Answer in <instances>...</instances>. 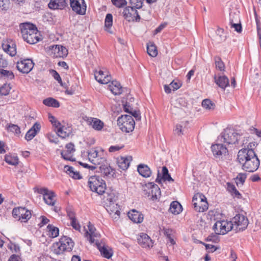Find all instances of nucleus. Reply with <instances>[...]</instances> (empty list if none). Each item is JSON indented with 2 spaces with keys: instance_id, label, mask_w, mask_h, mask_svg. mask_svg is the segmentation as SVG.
Wrapping results in <instances>:
<instances>
[{
  "instance_id": "obj_1",
  "label": "nucleus",
  "mask_w": 261,
  "mask_h": 261,
  "mask_svg": "<svg viewBox=\"0 0 261 261\" xmlns=\"http://www.w3.org/2000/svg\"><path fill=\"white\" fill-rule=\"evenodd\" d=\"M237 159L240 164L242 165V169L249 172L255 171L259 167L260 161L256 155L255 151L252 150L245 152L239 151Z\"/></svg>"
},
{
  "instance_id": "obj_11",
  "label": "nucleus",
  "mask_w": 261,
  "mask_h": 261,
  "mask_svg": "<svg viewBox=\"0 0 261 261\" xmlns=\"http://www.w3.org/2000/svg\"><path fill=\"white\" fill-rule=\"evenodd\" d=\"M231 223L233 224V229L238 232L244 230L247 228L248 220L244 215L237 214L232 218Z\"/></svg>"
},
{
  "instance_id": "obj_2",
  "label": "nucleus",
  "mask_w": 261,
  "mask_h": 261,
  "mask_svg": "<svg viewBox=\"0 0 261 261\" xmlns=\"http://www.w3.org/2000/svg\"><path fill=\"white\" fill-rule=\"evenodd\" d=\"M19 28L23 39L28 43L35 44L40 40V33L33 24L22 23L19 25Z\"/></svg>"
},
{
  "instance_id": "obj_64",
  "label": "nucleus",
  "mask_w": 261,
  "mask_h": 261,
  "mask_svg": "<svg viewBox=\"0 0 261 261\" xmlns=\"http://www.w3.org/2000/svg\"><path fill=\"white\" fill-rule=\"evenodd\" d=\"M8 65L7 61L0 55V68H5Z\"/></svg>"
},
{
  "instance_id": "obj_30",
  "label": "nucleus",
  "mask_w": 261,
  "mask_h": 261,
  "mask_svg": "<svg viewBox=\"0 0 261 261\" xmlns=\"http://www.w3.org/2000/svg\"><path fill=\"white\" fill-rule=\"evenodd\" d=\"M137 11L132 7H126L123 11V15L124 18L128 21H133V15L137 13Z\"/></svg>"
},
{
  "instance_id": "obj_13",
  "label": "nucleus",
  "mask_w": 261,
  "mask_h": 261,
  "mask_svg": "<svg viewBox=\"0 0 261 261\" xmlns=\"http://www.w3.org/2000/svg\"><path fill=\"white\" fill-rule=\"evenodd\" d=\"M12 215L15 218H18L21 222H26L31 217V213L25 207H18L13 208Z\"/></svg>"
},
{
  "instance_id": "obj_38",
  "label": "nucleus",
  "mask_w": 261,
  "mask_h": 261,
  "mask_svg": "<svg viewBox=\"0 0 261 261\" xmlns=\"http://www.w3.org/2000/svg\"><path fill=\"white\" fill-rule=\"evenodd\" d=\"M147 51L148 54L152 57H155L158 55V50L156 47L152 42H149L147 44Z\"/></svg>"
},
{
  "instance_id": "obj_45",
  "label": "nucleus",
  "mask_w": 261,
  "mask_h": 261,
  "mask_svg": "<svg viewBox=\"0 0 261 261\" xmlns=\"http://www.w3.org/2000/svg\"><path fill=\"white\" fill-rule=\"evenodd\" d=\"M257 144L255 142H250L247 145V146L246 148H243L242 149H240L239 151H243L245 152L246 153L248 151L252 150V151H254V148H255L257 146Z\"/></svg>"
},
{
  "instance_id": "obj_53",
  "label": "nucleus",
  "mask_w": 261,
  "mask_h": 261,
  "mask_svg": "<svg viewBox=\"0 0 261 261\" xmlns=\"http://www.w3.org/2000/svg\"><path fill=\"white\" fill-rule=\"evenodd\" d=\"M113 4L116 7L120 8L126 4L125 0H111Z\"/></svg>"
},
{
  "instance_id": "obj_25",
  "label": "nucleus",
  "mask_w": 261,
  "mask_h": 261,
  "mask_svg": "<svg viewBox=\"0 0 261 261\" xmlns=\"http://www.w3.org/2000/svg\"><path fill=\"white\" fill-rule=\"evenodd\" d=\"M41 128L39 123L36 122L33 126L27 132L25 135V139L28 141L31 140L40 131Z\"/></svg>"
},
{
  "instance_id": "obj_62",
  "label": "nucleus",
  "mask_w": 261,
  "mask_h": 261,
  "mask_svg": "<svg viewBox=\"0 0 261 261\" xmlns=\"http://www.w3.org/2000/svg\"><path fill=\"white\" fill-rule=\"evenodd\" d=\"M66 148L67 149L66 151L70 152L73 153L75 151L74 145L72 143H69L66 144Z\"/></svg>"
},
{
  "instance_id": "obj_46",
  "label": "nucleus",
  "mask_w": 261,
  "mask_h": 261,
  "mask_svg": "<svg viewBox=\"0 0 261 261\" xmlns=\"http://www.w3.org/2000/svg\"><path fill=\"white\" fill-rule=\"evenodd\" d=\"M215 61L216 68L220 71H224L225 65L221 59L219 57H215Z\"/></svg>"
},
{
  "instance_id": "obj_27",
  "label": "nucleus",
  "mask_w": 261,
  "mask_h": 261,
  "mask_svg": "<svg viewBox=\"0 0 261 261\" xmlns=\"http://www.w3.org/2000/svg\"><path fill=\"white\" fill-rule=\"evenodd\" d=\"M98 166H99L100 172L104 175V176L107 177L113 176L114 174V170L107 164V162L101 164V165H98Z\"/></svg>"
},
{
  "instance_id": "obj_37",
  "label": "nucleus",
  "mask_w": 261,
  "mask_h": 261,
  "mask_svg": "<svg viewBox=\"0 0 261 261\" xmlns=\"http://www.w3.org/2000/svg\"><path fill=\"white\" fill-rule=\"evenodd\" d=\"M169 211L173 214H178L181 211V205L177 201H173L170 204Z\"/></svg>"
},
{
  "instance_id": "obj_52",
  "label": "nucleus",
  "mask_w": 261,
  "mask_h": 261,
  "mask_svg": "<svg viewBox=\"0 0 261 261\" xmlns=\"http://www.w3.org/2000/svg\"><path fill=\"white\" fill-rule=\"evenodd\" d=\"M72 153L65 151H62L61 152V155L62 158L68 161H72V155H71Z\"/></svg>"
},
{
  "instance_id": "obj_8",
  "label": "nucleus",
  "mask_w": 261,
  "mask_h": 261,
  "mask_svg": "<svg viewBox=\"0 0 261 261\" xmlns=\"http://www.w3.org/2000/svg\"><path fill=\"white\" fill-rule=\"evenodd\" d=\"M238 132L231 128H226L221 133L218 140L228 144H236L238 141Z\"/></svg>"
},
{
  "instance_id": "obj_58",
  "label": "nucleus",
  "mask_w": 261,
  "mask_h": 261,
  "mask_svg": "<svg viewBox=\"0 0 261 261\" xmlns=\"http://www.w3.org/2000/svg\"><path fill=\"white\" fill-rule=\"evenodd\" d=\"M242 145L241 147H244V148H246L247 145L249 143V137L245 134L244 136H242Z\"/></svg>"
},
{
  "instance_id": "obj_42",
  "label": "nucleus",
  "mask_w": 261,
  "mask_h": 261,
  "mask_svg": "<svg viewBox=\"0 0 261 261\" xmlns=\"http://www.w3.org/2000/svg\"><path fill=\"white\" fill-rule=\"evenodd\" d=\"M47 231L48 232V235L50 238H56L59 235V229L51 225H48L47 227Z\"/></svg>"
},
{
  "instance_id": "obj_56",
  "label": "nucleus",
  "mask_w": 261,
  "mask_h": 261,
  "mask_svg": "<svg viewBox=\"0 0 261 261\" xmlns=\"http://www.w3.org/2000/svg\"><path fill=\"white\" fill-rule=\"evenodd\" d=\"M39 219L40 220V222L38 224L40 227H41L44 225L47 224L49 221V219L43 216L40 217Z\"/></svg>"
},
{
  "instance_id": "obj_39",
  "label": "nucleus",
  "mask_w": 261,
  "mask_h": 261,
  "mask_svg": "<svg viewBox=\"0 0 261 261\" xmlns=\"http://www.w3.org/2000/svg\"><path fill=\"white\" fill-rule=\"evenodd\" d=\"M202 107L207 111H213L215 110L216 105L209 99H205L202 101Z\"/></svg>"
},
{
  "instance_id": "obj_19",
  "label": "nucleus",
  "mask_w": 261,
  "mask_h": 261,
  "mask_svg": "<svg viewBox=\"0 0 261 261\" xmlns=\"http://www.w3.org/2000/svg\"><path fill=\"white\" fill-rule=\"evenodd\" d=\"M95 80L99 83L102 84H107L111 82L112 77L108 75L107 71L99 70L98 71H95L94 73Z\"/></svg>"
},
{
  "instance_id": "obj_5",
  "label": "nucleus",
  "mask_w": 261,
  "mask_h": 261,
  "mask_svg": "<svg viewBox=\"0 0 261 261\" xmlns=\"http://www.w3.org/2000/svg\"><path fill=\"white\" fill-rule=\"evenodd\" d=\"M88 186L92 191L99 195L104 193L106 189L105 181L100 177L96 175L92 176L89 178Z\"/></svg>"
},
{
  "instance_id": "obj_15",
  "label": "nucleus",
  "mask_w": 261,
  "mask_h": 261,
  "mask_svg": "<svg viewBox=\"0 0 261 261\" xmlns=\"http://www.w3.org/2000/svg\"><path fill=\"white\" fill-rule=\"evenodd\" d=\"M72 10L80 15H84L86 11V5L84 0H70Z\"/></svg>"
},
{
  "instance_id": "obj_44",
  "label": "nucleus",
  "mask_w": 261,
  "mask_h": 261,
  "mask_svg": "<svg viewBox=\"0 0 261 261\" xmlns=\"http://www.w3.org/2000/svg\"><path fill=\"white\" fill-rule=\"evenodd\" d=\"M233 15H230V23L231 28H234L235 31L238 33H241L242 31V25L239 21V22H234V20L232 18Z\"/></svg>"
},
{
  "instance_id": "obj_12",
  "label": "nucleus",
  "mask_w": 261,
  "mask_h": 261,
  "mask_svg": "<svg viewBox=\"0 0 261 261\" xmlns=\"http://www.w3.org/2000/svg\"><path fill=\"white\" fill-rule=\"evenodd\" d=\"M213 229L216 234H224L233 229V224L231 221H218L213 226Z\"/></svg>"
},
{
  "instance_id": "obj_35",
  "label": "nucleus",
  "mask_w": 261,
  "mask_h": 261,
  "mask_svg": "<svg viewBox=\"0 0 261 261\" xmlns=\"http://www.w3.org/2000/svg\"><path fill=\"white\" fill-rule=\"evenodd\" d=\"M2 47L5 52L9 54L12 57L14 56L16 54L15 45L13 43L12 44V45L7 43L3 44Z\"/></svg>"
},
{
  "instance_id": "obj_3",
  "label": "nucleus",
  "mask_w": 261,
  "mask_h": 261,
  "mask_svg": "<svg viewBox=\"0 0 261 261\" xmlns=\"http://www.w3.org/2000/svg\"><path fill=\"white\" fill-rule=\"evenodd\" d=\"M117 197L114 193L108 194L105 201L106 210L114 220H117L120 217L119 207L116 203Z\"/></svg>"
},
{
  "instance_id": "obj_49",
  "label": "nucleus",
  "mask_w": 261,
  "mask_h": 261,
  "mask_svg": "<svg viewBox=\"0 0 261 261\" xmlns=\"http://www.w3.org/2000/svg\"><path fill=\"white\" fill-rule=\"evenodd\" d=\"M10 5V0H0V10H7Z\"/></svg>"
},
{
  "instance_id": "obj_51",
  "label": "nucleus",
  "mask_w": 261,
  "mask_h": 261,
  "mask_svg": "<svg viewBox=\"0 0 261 261\" xmlns=\"http://www.w3.org/2000/svg\"><path fill=\"white\" fill-rule=\"evenodd\" d=\"M50 73L52 74V75L54 77V79L56 80L62 86H64L62 81V79L59 74L56 70H50Z\"/></svg>"
},
{
  "instance_id": "obj_14",
  "label": "nucleus",
  "mask_w": 261,
  "mask_h": 261,
  "mask_svg": "<svg viewBox=\"0 0 261 261\" xmlns=\"http://www.w3.org/2000/svg\"><path fill=\"white\" fill-rule=\"evenodd\" d=\"M88 159L89 161L95 166H98L106 163L105 158L101 157L98 150L95 148H91L88 152Z\"/></svg>"
},
{
  "instance_id": "obj_40",
  "label": "nucleus",
  "mask_w": 261,
  "mask_h": 261,
  "mask_svg": "<svg viewBox=\"0 0 261 261\" xmlns=\"http://www.w3.org/2000/svg\"><path fill=\"white\" fill-rule=\"evenodd\" d=\"M43 103L48 107H53L54 108H58L60 107V103L56 99L49 97L43 100Z\"/></svg>"
},
{
  "instance_id": "obj_43",
  "label": "nucleus",
  "mask_w": 261,
  "mask_h": 261,
  "mask_svg": "<svg viewBox=\"0 0 261 261\" xmlns=\"http://www.w3.org/2000/svg\"><path fill=\"white\" fill-rule=\"evenodd\" d=\"M113 24V16L111 14H107L105 18V27L106 30L110 33L112 32L109 29L111 27Z\"/></svg>"
},
{
  "instance_id": "obj_34",
  "label": "nucleus",
  "mask_w": 261,
  "mask_h": 261,
  "mask_svg": "<svg viewBox=\"0 0 261 261\" xmlns=\"http://www.w3.org/2000/svg\"><path fill=\"white\" fill-rule=\"evenodd\" d=\"M71 133V129L64 126L59 127L57 130V134L59 137L62 138H65L69 136Z\"/></svg>"
},
{
  "instance_id": "obj_31",
  "label": "nucleus",
  "mask_w": 261,
  "mask_h": 261,
  "mask_svg": "<svg viewBox=\"0 0 261 261\" xmlns=\"http://www.w3.org/2000/svg\"><path fill=\"white\" fill-rule=\"evenodd\" d=\"M109 88L114 95H120L122 92V88L117 81H112L109 85Z\"/></svg>"
},
{
  "instance_id": "obj_21",
  "label": "nucleus",
  "mask_w": 261,
  "mask_h": 261,
  "mask_svg": "<svg viewBox=\"0 0 261 261\" xmlns=\"http://www.w3.org/2000/svg\"><path fill=\"white\" fill-rule=\"evenodd\" d=\"M50 49L56 57H63L67 55L68 51L65 47L59 45H52Z\"/></svg>"
},
{
  "instance_id": "obj_61",
  "label": "nucleus",
  "mask_w": 261,
  "mask_h": 261,
  "mask_svg": "<svg viewBox=\"0 0 261 261\" xmlns=\"http://www.w3.org/2000/svg\"><path fill=\"white\" fill-rule=\"evenodd\" d=\"M48 139L50 142L54 143L55 144H58L59 142L58 138L56 137L54 135L48 134Z\"/></svg>"
},
{
  "instance_id": "obj_28",
  "label": "nucleus",
  "mask_w": 261,
  "mask_h": 261,
  "mask_svg": "<svg viewBox=\"0 0 261 261\" xmlns=\"http://www.w3.org/2000/svg\"><path fill=\"white\" fill-rule=\"evenodd\" d=\"M48 7L51 9H62L66 5L65 0H50Z\"/></svg>"
},
{
  "instance_id": "obj_29",
  "label": "nucleus",
  "mask_w": 261,
  "mask_h": 261,
  "mask_svg": "<svg viewBox=\"0 0 261 261\" xmlns=\"http://www.w3.org/2000/svg\"><path fill=\"white\" fill-rule=\"evenodd\" d=\"M139 173L144 177L147 178L150 176L151 171L150 168L146 165L140 164L137 168Z\"/></svg>"
},
{
  "instance_id": "obj_36",
  "label": "nucleus",
  "mask_w": 261,
  "mask_h": 261,
  "mask_svg": "<svg viewBox=\"0 0 261 261\" xmlns=\"http://www.w3.org/2000/svg\"><path fill=\"white\" fill-rule=\"evenodd\" d=\"M90 124L94 129L98 131L101 130L103 127V122L97 118H91Z\"/></svg>"
},
{
  "instance_id": "obj_9",
  "label": "nucleus",
  "mask_w": 261,
  "mask_h": 261,
  "mask_svg": "<svg viewBox=\"0 0 261 261\" xmlns=\"http://www.w3.org/2000/svg\"><path fill=\"white\" fill-rule=\"evenodd\" d=\"M211 149L214 156L217 160L224 161L229 156L227 148L221 143L212 145Z\"/></svg>"
},
{
  "instance_id": "obj_4",
  "label": "nucleus",
  "mask_w": 261,
  "mask_h": 261,
  "mask_svg": "<svg viewBox=\"0 0 261 261\" xmlns=\"http://www.w3.org/2000/svg\"><path fill=\"white\" fill-rule=\"evenodd\" d=\"M73 246L74 243L70 238L63 236L58 242L54 244V251L56 254H60L65 251H70Z\"/></svg>"
},
{
  "instance_id": "obj_57",
  "label": "nucleus",
  "mask_w": 261,
  "mask_h": 261,
  "mask_svg": "<svg viewBox=\"0 0 261 261\" xmlns=\"http://www.w3.org/2000/svg\"><path fill=\"white\" fill-rule=\"evenodd\" d=\"M246 176L244 174H239L237 177V184L243 185L246 179Z\"/></svg>"
},
{
  "instance_id": "obj_63",
  "label": "nucleus",
  "mask_w": 261,
  "mask_h": 261,
  "mask_svg": "<svg viewBox=\"0 0 261 261\" xmlns=\"http://www.w3.org/2000/svg\"><path fill=\"white\" fill-rule=\"evenodd\" d=\"M123 146H119V145H115L111 146L110 147L109 150L111 152H115L118 150H119L121 148H122Z\"/></svg>"
},
{
  "instance_id": "obj_22",
  "label": "nucleus",
  "mask_w": 261,
  "mask_h": 261,
  "mask_svg": "<svg viewBox=\"0 0 261 261\" xmlns=\"http://www.w3.org/2000/svg\"><path fill=\"white\" fill-rule=\"evenodd\" d=\"M214 80L216 84L223 90H225L229 85L228 78L224 75H215Z\"/></svg>"
},
{
  "instance_id": "obj_54",
  "label": "nucleus",
  "mask_w": 261,
  "mask_h": 261,
  "mask_svg": "<svg viewBox=\"0 0 261 261\" xmlns=\"http://www.w3.org/2000/svg\"><path fill=\"white\" fill-rule=\"evenodd\" d=\"M8 130L16 134H19L20 133V128L15 124L10 125L8 127Z\"/></svg>"
},
{
  "instance_id": "obj_7",
  "label": "nucleus",
  "mask_w": 261,
  "mask_h": 261,
  "mask_svg": "<svg viewBox=\"0 0 261 261\" xmlns=\"http://www.w3.org/2000/svg\"><path fill=\"white\" fill-rule=\"evenodd\" d=\"M144 195L152 201L159 200L161 192L159 186L153 182H149L143 187Z\"/></svg>"
},
{
  "instance_id": "obj_47",
  "label": "nucleus",
  "mask_w": 261,
  "mask_h": 261,
  "mask_svg": "<svg viewBox=\"0 0 261 261\" xmlns=\"http://www.w3.org/2000/svg\"><path fill=\"white\" fill-rule=\"evenodd\" d=\"M0 73L2 76L7 77L9 80H12L14 77L13 72L11 71L0 69Z\"/></svg>"
},
{
  "instance_id": "obj_10",
  "label": "nucleus",
  "mask_w": 261,
  "mask_h": 261,
  "mask_svg": "<svg viewBox=\"0 0 261 261\" xmlns=\"http://www.w3.org/2000/svg\"><path fill=\"white\" fill-rule=\"evenodd\" d=\"M195 210L198 212H203L208 209V205L206 198L201 193L195 194L192 199Z\"/></svg>"
},
{
  "instance_id": "obj_60",
  "label": "nucleus",
  "mask_w": 261,
  "mask_h": 261,
  "mask_svg": "<svg viewBox=\"0 0 261 261\" xmlns=\"http://www.w3.org/2000/svg\"><path fill=\"white\" fill-rule=\"evenodd\" d=\"M130 114H131L130 116H132V117L134 116L136 120H140L141 119L140 114L138 111L132 110Z\"/></svg>"
},
{
  "instance_id": "obj_26",
  "label": "nucleus",
  "mask_w": 261,
  "mask_h": 261,
  "mask_svg": "<svg viewBox=\"0 0 261 261\" xmlns=\"http://www.w3.org/2000/svg\"><path fill=\"white\" fill-rule=\"evenodd\" d=\"M132 160V157L131 156L120 157L117 160V164L120 169L124 170L128 168Z\"/></svg>"
},
{
  "instance_id": "obj_23",
  "label": "nucleus",
  "mask_w": 261,
  "mask_h": 261,
  "mask_svg": "<svg viewBox=\"0 0 261 261\" xmlns=\"http://www.w3.org/2000/svg\"><path fill=\"white\" fill-rule=\"evenodd\" d=\"M128 218L134 223H140L144 219L143 215L136 210H132L127 214Z\"/></svg>"
},
{
  "instance_id": "obj_59",
  "label": "nucleus",
  "mask_w": 261,
  "mask_h": 261,
  "mask_svg": "<svg viewBox=\"0 0 261 261\" xmlns=\"http://www.w3.org/2000/svg\"><path fill=\"white\" fill-rule=\"evenodd\" d=\"M170 86L172 88L173 91H175V90H177L178 89H179L181 87V84H180V83H179L178 82L173 81L170 84Z\"/></svg>"
},
{
  "instance_id": "obj_20",
  "label": "nucleus",
  "mask_w": 261,
  "mask_h": 261,
  "mask_svg": "<svg viewBox=\"0 0 261 261\" xmlns=\"http://www.w3.org/2000/svg\"><path fill=\"white\" fill-rule=\"evenodd\" d=\"M138 243L143 248H150L152 247V240L146 233H142L138 238Z\"/></svg>"
},
{
  "instance_id": "obj_41",
  "label": "nucleus",
  "mask_w": 261,
  "mask_h": 261,
  "mask_svg": "<svg viewBox=\"0 0 261 261\" xmlns=\"http://www.w3.org/2000/svg\"><path fill=\"white\" fill-rule=\"evenodd\" d=\"M5 160L8 164L16 166L18 164V158L16 155H6Z\"/></svg>"
},
{
  "instance_id": "obj_18",
  "label": "nucleus",
  "mask_w": 261,
  "mask_h": 261,
  "mask_svg": "<svg viewBox=\"0 0 261 261\" xmlns=\"http://www.w3.org/2000/svg\"><path fill=\"white\" fill-rule=\"evenodd\" d=\"M38 192L43 195V199L48 205H54L55 202L54 193L45 188H41Z\"/></svg>"
},
{
  "instance_id": "obj_17",
  "label": "nucleus",
  "mask_w": 261,
  "mask_h": 261,
  "mask_svg": "<svg viewBox=\"0 0 261 261\" xmlns=\"http://www.w3.org/2000/svg\"><path fill=\"white\" fill-rule=\"evenodd\" d=\"M171 108V112L174 115H179L183 113L184 110L182 107L186 106V102L185 99L182 98H178L173 102Z\"/></svg>"
},
{
  "instance_id": "obj_16",
  "label": "nucleus",
  "mask_w": 261,
  "mask_h": 261,
  "mask_svg": "<svg viewBox=\"0 0 261 261\" xmlns=\"http://www.w3.org/2000/svg\"><path fill=\"white\" fill-rule=\"evenodd\" d=\"M34 64L31 59H24L17 62V68L21 72L28 73L33 69Z\"/></svg>"
},
{
  "instance_id": "obj_48",
  "label": "nucleus",
  "mask_w": 261,
  "mask_h": 261,
  "mask_svg": "<svg viewBox=\"0 0 261 261\" xmlns=\"http://www.w3.org/2000/svg\"><path fill=\"white\" fill-rule=\"evenodd\" d=\"M11 87L9 85L4 84L0 88V94L2 95H7L9 93Z\"/></svg>"
},
{
  "instance_id": "obj_33",
  "label": "nucleus",
  "mask_w": 261,
  "mask_h": 261,
  "mask_svg": "<svg viewBox=\"0 0 261 261\" xmlns=\"http://www.w3.org/2000/svg\"><path fill=\"white\" fill-rule=\"evenodd\" d=\"M96 245L97 246L98 249L100 252L101 254L103 255V257L107 258H110L111 257L112 255V252L111 249H109L107 247L103 245L101 246L100 244H98L96 242Z\"/></svg>"
},
{
  "instance_id": "obj_50",
  "label": "nucleus",
  "mask_w": 261,
  "mask_h": 261,
  "mask_svg": "<svg viewBox=\"0 0 261 261\" xmlns=\"http://www.w3.org/2000/svg\"><path fill=\"white\" fill-rule=\"evenodd\" d=\"M143 1V0H130L132 5V7L135 8V9L141 8L142 6Z\"/></svg>"
},
{
  "instance_id": "obj_24",
  "label": "nucleus",
  "mask_w": 261,
  "mask_h": 261,
  "mask_svg": "<svg viewBox=\"0 0 261 261\" xmlns=\"http://www.w3.org/2000/svg\"><path fill=\"white\" fill-rule=\"evenodd\" d=\"M88 230L85 233V237L92 244L95 242L94 238L98 237V234L95 232V228L90 224L88 225Z\"/></svg>"
},
{
  "instance_id": "obj_55",
  "label": "nucleus",
  "mask_w": 261,
  "mask_h": 261,
  "mask_svg": "<svg viewBox=\"0 0 261 261\" xmlns=\"http://www.w3.org/2000/svg\"><path fill=\"white\" fill-rule=\"evenodd\" d=\"M200 243L203 244L205 247V249L208 250L209 252H213L217 249V248L213 245L205 244L202 242H200Z\"/></svg>"
},
{
  "instance_id": "obj_6",
  "label": "nucleus",
  "mask_w": 261,
  "mask_h": 261,
  "mask_svg": "<svg viewBox=\"0 0 261 261\" xmlns=\"http://www.w3.org/2000/svg\"><path fill=\"white\" fill-rule=\"evenodd\" d=\"M117 124L122 132L129 133L134 129L135 122L132 116L124 115L118 117Z\"/></svg>"
},
{
  "instance_id": "obj_32",
  "label": "nucleus",
  "mask_w": 261,
  "mask_h": 261,
  "mask_svg": "<svg viewBox=\"0 0 261 261\" xmlns=\"http://www.w3.org/2000/svg\"><path fill=\"white\" fill-rule=\"evenodd\" d=\"M189 124L188 121H182L180 123L177 124L174 129V132L178 136L184 135L187 129V126Z\"/></svg>"
}]
</instances>
